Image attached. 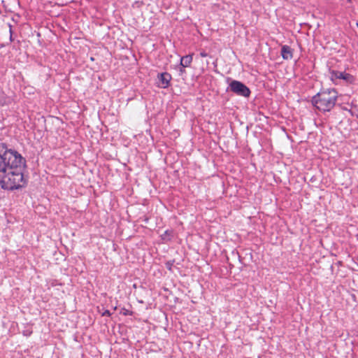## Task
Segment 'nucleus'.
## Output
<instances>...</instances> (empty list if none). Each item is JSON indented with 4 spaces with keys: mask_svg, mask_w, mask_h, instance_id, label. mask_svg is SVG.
Wrapping results in <instances>:
<instances>
[{
    "mask_svg": "<svg viewBox=\"0 0 358 358\" xmlns=\"http://www.w3.org/2000/svg\"><path fill=\"white\" fill-rule=\"evenodd\" d=\"M357 26H358V24H357Z\"/></svg>",
    "mask_w": 358,
    "mask_h": 358,
    "instance_id": "13",
    "label": "nucleus"
},
{
    "mask_svg": "<svg viewBox=\"0 0 358 358\" xmlns=\"http://www.w3.org/2000/svg\"><path fill=\"white\" fill-rule=\"evenodd\" d=\"M184 68H185V67H182V66L180 68V73H185Z\"/></svg>",
    "mask_w": 358,
    "mask_h": 358,
    "instance_id": "11",
    "label": "nucleus"
},
{
    "mask_svg": "<svg viewBox=\"0 0 358 358\" xmlns=\"http://www.w3.org/2000/svg\"><path fill=\"white\" fill-rule=\"evenodd\" d=\"M102 315L103 316H110V313L109 310H106L103 313H102Z\"/></svg>",
    "mask_w": 358,
    "mask_h": 358,
    "instance_id": "9",
    "label": "nucleus"
},
{
    "mask_svg": "<svg viewBox=\"0 0 358 358\" xmlns=\"http://www.w3.org/2000/svg\"><path fill=\"white\" fill-rule=\"evenodd\" d=\"M200 55H201L202 57H207V55H207V53H206V52H201L200 53Z\"/></svg>",
    "mask_w": 358,
    "mask_h": 358,
    "instance_id": "10",
    "label": "nucleus"
},
{
    "mask_svg": "<svg viewBox=\"0 0 358 358\" xmlns=\"http://www.w3.org/2000/svg\"><path fill=\"white\" fill-rule=\"evenodd\" d=\"M337 97L338 92L336 90H323L313 97L312 103L321 111H330L334 107Z\"/></svg>",
    "mask_w": 358,
    "mask_h": 358,
    "instance_id": "2",
    "label": "nucleus"
},
{
    "mask_svg": "<svg viewBox=\"0 0 358 358\" xmlns=\"http://www.w3.org/2000/svg\"><path fill=\"white\" fill-rule=\"evenodd\" d=\"M347 2L351 3L352 2V0H347Z\"/></svg>",
    "mask_w": 358,
    "mask_h": 358,
    "instance_id": "12",
    "label": "nucleus"
},
{
    "mask_svg": "<svg viewBox=\"0 0 358 358\" xmlns=\"http://www.w3.org/2000/svg\"><path fill=\"white\" fill-rule=\"evenodd\" d=\"M192 62V56L188 55L180 58V65L182 67H187L190 65Z\"/></svg>",
    "mask_w": 358,
    "mask_h": 358,
    "instance_id": "7",
    "label": "nucleus"
},
{
    "mask_svg": "<svg viewBox=\"0 0 358 358\" xmlns=\"http://www.w3.org/2000/svg\"><path fill=\"white\" fill-rule=\"evenodd\" d=\"M281 55L284 59H291L293 57L292 48L288 45H283L281 48Z\"/></svg>",
    "mask_w": 358,
    "mask_h": 358,
    "instance_id": "6",
    "label": "nucleus"
},
{
    "mask_svg": "<svg viewBox=\"0 0 358 358\" xmlns=\"http://www.w3.org/2000/svg\"><path fill=\"white\" fill-rule=\"evenodd\" d=\"M25 167L26 160L18 152L0 144V185L3 189L13 190L25 186Z\"/></svg>",
    "mask_w": 358,
    "mask_h": 358,
    "instance_id": "1",
    "label": "nucleus"
},
{
    "mask_svg": "<svg viewBox=\"0 0 358 358\" xmlns=\"http://www.w3.org/2000/svg\"><path fill=\"white\" fill-rule=\"evenodd\" d=\"M170 233H171V231H168V230H167V231H166L164 232V234L163 235H162V238H163L164 240H169V238H168V237H166V236H169V235H170Z\"/></svg>",
    "mask_w": 358,
    "mask_h": 358,
    "instance_id": "8",
    "label": "nucleus"
},
{
    "mask_svg": "<svg viewBox=\"0 0 358 358\" xmlns=\"http://www.w3.org/2000/svg\"><path fill=\"white\" fill-rule=\"evenodd\" d=\"M171 76L168 73H162L158 76V86L162 88H166L170 83Z\"/></svg>",
    "mask_w": 358,
    "mask_h": 358,
    "instance_id": "4",
    "label": "nucleus"
},
{
    "mask_svg": "<svg viewBox=\"0 0 358 358\" xmlns=\"http://www.w3.org/2000/svg\"><path fill=\"white\" fill-rule=\"evenodd\" d=\"M230 91L238 96L248 97L250 94V89L243 83L238 80H232L229 84Z\"/></svg>",
    "mask_w": 358,
    "mask_h": 358,
    "instance_id": "3",
    "label": "nucleus"
},
{
    "mask_svg": "<svg viewBox=\"0 0 358 358\" xmlns=\"http://www.w3.org/2000/svg\"><path fill=\"white\" fill-rule=\"evenodd\" d=\"M331 76H332V79L334 78H337V79H343L349 83H352L354 80L352 76H351L349 73H344V72L333 71L331 73Z\"/></svg>",
    "mask_w": 358,
    "mask_h": 358,
    "instance_id": "5",
    "label": "nucleus"
}]
</instances>
